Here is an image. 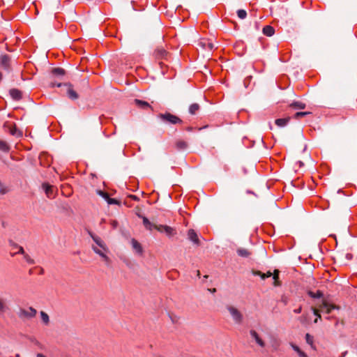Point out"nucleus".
Returning a JSON list of instances; mask_svg holds the SVG:
<instances>
[{
    "mask_svg": "<svg viewBox=\"0 0 357 357\" xmlns=\"http://www.w3.org/2000/svg\"><path fill=\"white\" fill-rule=\"evenodd\" d=\"M157 118L160 119L162 123L169 125H181L183 122V120L181 119L178 116L168 112L158 114L157 115Z\"/></svg>",
    "mask_w": 357,
    "mask_h": 357,
    "instance_id": "obj_1",
    "label": "nucleus"
},
{
    "mask_svg": "<svg viewBox=\"0 0 357 357\" xmlns=\"http://www.w3.org/2000/svg\"><path fill=\"white\" fill-rule=\"evenodd\" d=\"M227 310L236 324H240L242 323L243 319V314L236 307L233 305H227Z\"/></svg>",
    "mask_w": 357,
    "mask_h": 357,
    "instance_id": "obj_2",
    "label": "nucleus"
},
{
    "mask_svg": "<svg viewBox=\"0 0 357 357\" xmlns=\"http://www.w3.org/2000/svg\"><path fill=\"white\" fill-rule=\"evenodd\" d=\"M155 229L160 233H164L168 238H172L176 234V229L168 225H156Z\"/></svg>",
    "mask_w": 357,
    "mask_h": 357,
    "instance_id": "obj_3",
    "label": "nucleus"
},
{
    "mask_svg": "<svg viewBox=\"0 0 357 357\" xmlns=\"http://www.w3.org/2000/svg\"><path fill=\"white\" fill-rule=\"evenodd\" d=\"M37 313L36 310L32 307H29L27 309L20 308L18 312V317L21 319H31L36 316Z\"/></svg>",
    "mask_w": 357,
    "mask_h": 357,
    "instance_id": "obj_4",
    "label": "nucleus"
},
{
    "mask_svg": "<svg viewBox=\"0 0 357 357\" xmlns=\"http://www.w3.org/2000/svg\"><path fill=\"white\" fill-rule=\"evenodd\" d=\"M199 47L203 50L208 52L212 51L214 49V43L211 39L202 38L198 43Z\"/></svg>",
    "mask_w": 357,
    "mask_h": 357,
    "instance_id": "obj_5",
    "label": "nucleus"
},
{
    "mask_svg": "<svg viewBox=\"0 0 357 357\" xmlns=\"http://www.w3.org/2000/svg\"><path fill=\"white\" fill-rule=\"evenodd\" d=\"M0 67L6 71H10V57L9 55L1 54L0 56Z\"/></svg>",
    "mask_w": 357,
    "mask_h": 357,
    "instance_id": "obj_6",
    "label": "nucleus"
},
{
    "mask_svg": "<svg viewBox=\"0 0 357 357\" xmlns=\"http://www.w3.org/2000/svg\"><path fill=\"white\" fill-rule=\"evenodd\" d=\"M89 234L92 238L93 241L96 243L97 246L102 248L105 252H109L108 248L107 247L106 244L99 236L95 235L91 231H89Z\"/></svg>",
    "mask_w": 357,
    "mask_h": 357,
    "instance_id": "obj_7",
    "label": "nucleus"
},
{
    "mask_svg": "<svg viewBox=\"0 0 357 357\" xmlns=\"http://www.w3.org/2000/svg\"><path fill=\"white\" fill-rule=\"evenodd\" d=\"M92 249L96 254L102 258L106 264H109L110 263V259L107 255L108 252H105L102 248H98L96 245H92Z\"/></svg>",
    "mask_w": 357,
    "mask_h": 357,
    "instance_id": "obj_8",
    "label": "nucleus"
},
{
    "mask_svg": "<svg viewBox=\"0 0 357 357\" xmlns=\"http://www.w3.org/2000/svg\"><path fill=\"white\" fill-rule=\"evenodd\" d=\"M250 335L251 337L255 341V342L260 347H265V342L261 339L259 335L255 330H250Z\"/></svg>",
    "mask_w": 357,
    "mask_h": 357,
    "instance_id": "obj_9",
    "label": "nucleus"
},
{
    "mask_svg": "<svg viewBox=\"0 0 357 357\" xmlns=\"http://www.w3.org/2000/svg\"><path fill=\"white\" fill-rule=\"evenodd\" d=\"M188 238L190 241H191L194 244L199 245L200 244L199 239L198 238L197 234L196 231L190 229L188 231Z\"/></svg>",
    "mask_w": 357,
    "mask_h": 357,
    "instance_id": "obj_10",
    "label": "nucleus"
},
{
    "mask_svg": "<svg viewBox=\"0 0 357 357\" xmlns=\"http://www.w3.org/2000/svg\"><path fill=\"white\" fill-rule=\"evenodd\" d=\"M155 56L158 59H167L168 52L162 47H158L155 50Z\"/></svg>",
    "mask_w": 357,
    "mask_h": 357,
    "instance_id": "obj_11",
    "label": "nucleus"
},
{
    "mask_svg": "<svg viewBox=\"0 0 357 357\" xmlns=\"http://www.w3.org/2000/svg\"><path fill=\"white\" fill-rule=\"evenodd\" d=\"M67 87V96L71 100H77L79 97L77 93L73 89L71 84H64Z\"/></svg>",
    "mask_w": 357,
    "mask_h": 357,
    "instance_id": "obj_12",
    "label": "nucleus"
},
{
    "mask_svg": "<svg viewBox=\"0 0 357 357\" xmlns=\"http://www.w3.org/2000/svg\"><path fill=\"white\" fill-rule=\"evenodd\" d=\"M319 307L321 311L326 312V314H330L331 311L335 308V305L330 304L328 302L324 301L319 305Z\"/></svg>",
    "mask_w": 357,
    "mask_h": 357,
    "instance_id": "obj_13",
    "label": "nucleus"
},
{
    "mask_svg": "<svg viewBox=\"0 0 357 357\" xmlns=\"http://www.w3.org/2000/svg\"><path fill=\"white\" fill-rule=\"evenodd\" d=\"M43 188L44 189L47 197L50 199L54 197L53 186L47 183L43 184Z\"/></svg>",
    "mask_w": 357,
    "mask_h": 357,
    "instance_id": "obj_14",
    "label": "nucleus"
},
{
    "mask_svg": "<svg viewBox=\"0 0 357 357\" xmlns=\"http://www.w3.org/2000/svg\"><path fill=\"white\" fill-rule=\"evenodd\" d=\"M135 105L141 108V109H147V108H150L151 109L153 110V107L150 105V104L149 102H147L146 101H144V100H139V99H135Z\"/></svg>",
    "mask_w": 357,
    "mask_h": 357,
    "instance_id": "obj_15",
    "label": "nucleus"
},
{
    "mask_svg": "<svg viewBox=\"0 0 357 357\" xmlns=\"http://www.w3.org/2000/svg\"><path fill=\"white\" fill-rule=\"evenodd\" d=\"M131 244L132 248L135 250V252L139 255L142 254L143 250L141 244L135 238L131 240Z\"/></svg>",
    "mask_w": 357,
    "mask_h": 357,
    "instance_id": "obj_16",
    "label": "nucleus"
},
{
    "mask_svg": "<svg viewBox=\"0 0 357 357\" xmlns=\"http://www.w3.org/2000/svg\"><path fill=\"white\" fill-rule=\"evenodd\" d=\"M263 33L266 36H272L275 33V29L270 25H266L263 28Z\"/></svg>",
    "mask_w": 357,
    "mask_h": 357,
    "instance_id": "obj_17",
    "label": "nucleus"
},
{
    "mask_svg": "<svg viewBox=\"0 0 357 357\" xmlns=\"http://www.w3.org/2000/svg\"><path fill=\"white\" fill-rule=\"evenodd\" d=\"M200 109V106L198 103H192L190 105L188 112L191 115H195Z\"/></svg>",
    "mask_w": 357,
    "mask_h": 357,
    "instance_id": "obj_18",
    "label": "nucleus"
},
{
    "mask_svg": "<svg viewBox=\"0 0 357 357\" xmlns=\"http://www.w3.org/2000/svg\"><path fill=\"white\" fill-rule=\"evenodd\" d=\"M10 95L14 100H18L21 99V98H22L21 91L16 89H13L11 90H10Z\"/></svg>",
    "mask_w": 357,
    "mask_h": 357,
    "instance_id": "obj_19",
    "label": "nucleus"
},
{
    "mask_svg": "<svg viewBox=\"0 0 357 357\" xmlns=\"http://www.w3.org/2000/svg\"><path fill=\"white\" fill-rule=\"evenodd\" d=\"M290 120L289 117L283 118V119H278L275 120V123L278 127H284L287 125Z\"/></svg>",
    "mask_w": 357,
    "mask_h": 357,
    "instance_id": "obj_20",
    "label": "nucleus"
},
{
    "mask_svg": "<svg viewBox=\"0 0 357 357\" xmlns=\"http://www.w3.org/2000/svg\"><path fill=\"white\" fill-rule=\"evenodd\" d=\"M143 224L146 229L151 231L155 229V224L151 222L149 219L146 217H143Z\"/></svg>",
    "mask_w": 357,
    "mask_h": 357,
    "instance_id": "obj_21",
    "label": "nucleus"
},
{
    "mask_svg": "<svg viewBox=\"0 0 357 357\" xmlns=\"http://www.w3.org/2000/svg\"><path fill=\"white\" fill-rule=\"evenodd\" d=\"M143 224L146 229L151 231L155 229V224L151 222L149 219L146 217H143Z\"/></svg>",
    "mask_w": 357,
    "mask_h": 357,
    "instance_id": "obj_22",
    "label": "nucleus"
},
{
    "mask_svg": "<svg viewBox=\"0 0 357 357\" xmlns=\"http://www.w3.org/2000/svg\"><path fill=\"white\" fill-rule=\"evenodd\" d=\"M236 252L238 256L245 258L249 257L251 255V252L248 250L241 248H238Z\"/></svg>",
    "mask_w": 357,
    "mask_h": 357,
    "instance_id": "obj_23",
    "label": "nucleus"
},
{
    "mask_svg": "<svg viewBox=\"0 0 357 357\" xmlns=\"http://www.w3.org/2000/svg\"><path fill=\"white\" fill-rule=\"evenodd\" d=\"M9 310L6 301L0 298V315L4 314L7 310Z\"/></svg>",
    "mask_w": 357,
    "mask_h": 357,
    "instance_id": "obj_24",
    "label": "nucleus"
},
{
    "mask_svg": "<svg viewBox=\"0 0 357 357\" xmlns=\"http://www.w3.org/2000/svg\"><path fill=\"white\" fill-rule=\"evenodd\" d=\"M289 106L297 109H303L306 107L305 103L299 101L293 102L292 103L290 104Z\"/></svg>",
    "mask_w": 357,
    "mask_h": 357,
    "instance_id": "obj_25",
    "label": "nucleus"
},
{
    "mask_svg": "<svg viewBox=\"0 0 357 357\" xmlns=\"http://www.w3.org/2000/svg\"><path fill=\"white\" fill-rule=\"evenodd\" d=\"M279 271L278 270H275L273 273H272V275H273V278L274 280V282H273V284L274 286H280L281 283L279 281Z\"/></svg>",
    "mask_w": 357,
    "mask_h": 357,
    "instance_id": "obj_26",
    "label": "nucleus"
},
{
    "mask_svg": "<svg viewBox=\"0 0 357 357\" xmlns=\"http://www.w3.org/2000/svg\"><path fill=\"white\" fill-rule=\"evenodd\" d=\"M176 147L178 150H184L188 147V144L183 140H178L176 142Z\"/></svg>",
    "mask_w": 357,
    "mask_h": 357,
    "instance_id": "obj_27",
    "label": "nucleus"
},
{
    "mask_svg": "<svg viewBox=\"0 0 357 357\" xmlns=\"http://www.w3.org/2000/svg\"><path fill=\"white\" fill-rule=\"evenodd\" d=\"M52 73L55 76H63L65 75V70L61 68H55L52 69Z\"/></svg>",
    "mask_w": 357,
    "mask_h": 357,
    "instance_id": "obj_28",
    "label": "nucleus"
},
{
    "mask_svg": "<svg viewBox=\"0 0 357 357\" xmlns=\"http://www.w3.org/2000/svg\"><path fill=\"white\" fill-rule=\"evenodd\" d=\"M254 275H259L261 277V278L262 280H265L266 278L272 276V273L271 271H268L266 273H263L257 271L254 272Z\"/></svg>",
    "mask_w": 357,
    "mask_h": 357,
    "instance_id": "obj_29",
    "label": "nucleus"
},
{
    "mask_svg": "<svg viewBox=\"0 0 357 357\" xmlns=\"http://www.w3.org/2000/svg\"><path fill=\"white\" fill-rule=\"evenodd\" d=\"M9 188L0 181V195H4L9 192Z\"/></svg>",
    "mask_w": 357,
    "mask_h": 357,
    "instance_id": "obj_30",
    "label": "nucleus"
},
{
    "mask_svg": "<svg viewBox=\"0 0 357 357\" xmlns=\"http://www.w3.org/2000/svg\"><path fill=\"white\" fill-rule=\"evenodd\" d=\"M308 295L314 298H319L323 296V293L319 290L317 291L316 292L310 291L308 292Z\"/></svg>",
    "mask_w": 357,
    "mask_h": 357,
    "instance_id": "obj_31",
    "label": "nucleus"
},
{
    "mask_svg": "<svg viewBox=\"0 0 357 357\" xmlns=\"http://www.w3.org/2000/svg\"><path fill=\"white\" fill-rule=\"evenodd\" d=\"M40 317H41V320L45 324V325H47L50 322V318H49V316L48 314L43 312V311H41L40 312Z\"/></svg>",
    "mask_w": 357,
    "mask_h": 357,
    "instance_id": "obj_32",
    "label": "nucleus"
},
{
    "mask_svg": "<svg viewBox=\"0 0 357 357\" xmlns=\"http://www.w3.org/2000/svg\"><path fill=\"white\" fill-rule=\"evenodd\" d=\"M0 150L3 152H8L10 150L8 144L6 142L0 140Z\"/></svg>",
    "mask_w": 357,
    "mask_h": 357,
    "instance_id": "obj_33",
    "label": "nucleus"
},
{
    "mask_svg": "<svg viewBox=\"0 0 357 357\" xmlns=\"http://www.w3.org/2000/svg\"><path fill=\"white\" fill-rule=\"evenodd\" d=\"M312 310L313 312V314L317 317V318L314 320V323L317 324L318 322V319H321V317L319 313V310L314 307H312Z\"/></svg>",
    "mask_w": 357,
    "mask_h": 357,
    "instance_id": "obj_34",
    "label": "nucleus"
},
{
    "mask_svg": "<svg viewBox=\"0 0 357 357\" xmlns=\"http://www.w3.org/2000/svg\"><path fill=\"white\" fill-rule=\"evenodd\" d=\"M237 15L240 19L243 20L246 17L247 13L245 10L240 9V10H238V11H237Z\"/></svg>",
    "mask_w": 357,
    "mask_h": 357,
    "instance_id": "obj_35",
    "label": "nucleus"
},
{
    "mask_svg": "<svg viewBox=\"0 0 357 357\" xmlns=\"http://www.w3.org/2000/svg\"><path fill=\"white\" fill-rule=\"evenodd\" d=\"M310 112H296L295 114H294V118L296 119H298L300 118H302L307 114H310Z\"/></svg>",
    "mask_w": 357,
    "mask_h": 357,
    "instance_id": "obj_36",
    "label": "nucleus"
},
{
    "mask_svg": "<svg viewBox=\"0 0 357 357\" xmlns=\"http://www.w3.org/2000/svg\"><path fill=\"white\" fill-rule=\"evenodd\" d=\"M24 260L29 264H35V261L28 255V254H24Z\"/></svg>",
    "mask_w": 357,
    "mask_h": 357,
    "instance_id": "obj_37",
    "label": "nucleus"
},
{
    "mask_svg": "<svg viewBox=\"0 0 357 357\" xmlns=\"http://www.w3.org/2000/svg\"><path fill=\"white\" fill-rule=\"evenodd\" d=\"M108 204H119L120 202L116 199L110 198L109 196H108V198L105 200Z\"/></svg>",
    "mask_w": 357,
    "mask_h": 357,
    "instance_id": "obj_38",
    "label": "nucleus"
},
{
    "mask_svg": "<svg viewBox=\"0 0 357 357\" xmlns=\"http://www.w3.org/2000/svg\"><path fill=\"white\" fill-rule=\"evenodd\" d=\"M10 133L12 135H21V132L18 130L17 129L15 128V126H13L10 128Z\"/></svg>",
    "mask_w": 357,
    "mask_h": 357,
    "instance_id": "obj_39",
    "label": "nucleus"
},
{
    "mask_svg": "<svg viewBox=\"0 0 357 357\" xmlns=\"http://www.w3.org/2000/svg\"><path fill=\"white\" fill-rule=\"evenodd\" d=\"M305 340H306V342L307 344H309L310 345L313 344V337L311 336L309 333H307L305 335Z\"/></svg>",
    "mask_w": 357,
    "mask_h": 357,
    "instance_id": "obj_40",
    "label": "nucleus"
},
{
    "mask_svg": "<svg viewBox=\"0 0 357 357\" xmlns=\"http://www.w3.org/2000/svg\"><path fill=\"white\" fill-rule=\"evenodd\" d=\"M97 194L99 195L100 197H102L105 200L107 199V198H108V193L106 192H104L102 190H97Z\"/></svg>",
    "mask_w": 357,
    "mask_h": 357,
    "instance_id": "obj_41",
    "label": "nucleus"
},
{
    "mask_svg": "<svg viewBox=\"0 0 357 357\" xmlns=\"http://www.w3.org/2000/svg\"><path fill=\"white\" fill-rule=\"evenodd\" d=\"M299 321L303 324H306L307 321V314H303L301 317H299Z\"/></svg>",
    "mask_w": 357,
    "mask_h": 357,
    "instance_id": "obj_42",
    "label": "nucleus"
},
{
    "mask_svg": "<svg viewBox=\"0 0 357 357\" xmlns=\"http://www.w3.org/2000/svg\"><path fill=\"white\" fill-rule=\"evenodd\" d=\"M291 347H292V349L296 352L298 353L299 351H301V349L296 344L291 343Z\"/></svg>",
    "mask_w": 357,
    "mask_h": 357,
    "instance_id": "obj_43",
    "label": "nucleus"
},
{
    "mask_svg": "<svg viewBox=\"0 0 357 357\" xmlns=\"http://www.w3.org/2000/svg\"><path fill=\"white\" fill-rule=\"evenodd\" d=\"M297 354L299 357H308L307 355L304 351H303L301 349Z\"/></svg>",
    "mask_w": 357,
    "mask_h": 357,
    "instance_id": "obj_44",
    "label": "nucleus"
},
{
    "mask_svg": "<svg viewBox=\"0 0 357 357\" xmlns=\"http://www.w3.org/2000/svg\"><path fill=\"white\" fill-rule=\"evenodd\" d=\"M302 312V306L300 305L298 308L294 310V312L296 314H300Z\"/></svg>",
    "mask_w": 357,
    "mask_h": 357,
    "instance_id": "obj_45",
    "label": "nucleus"
},
{
    "mask_svg": "<svg viewBox=\"0 0 357 357\" xmlns=\"http://www.w3.org/2000/svg\"><path fill=\"white\" fill-rule=\"evenodd\" d=\"M17 254H22V255H23V256L24 255V254H26L24 250V248L22 247H21V246L19 247V250L17 252Z\"/></svg>",
    "mask_w": 357,
    "mask_h": 357,
    "instance_id": "obj_46",
    "label": "nucleus"
},
{
    "mask_svg": "<svg viewBox=\"0 0 357 357\" xmlns=\"http://www.w3.org/2000/svg\"><path fill=\"white\" fill-rule=\"evenodd\" d=\"M128 197L134 201H139V199L136 195H130Z\"/></svg>",
    "mask_w": 357,
    "mask_h": 357,
    "instance_id": "obj_47",
    "label": "nucleus"
},
{
    "mask_svg": "<svg viewBox=\"0 0 357 357\" xmlns=\"http://www.w3.org/2000/svg\"><path fill=\"white\" fill-rule=\"evenodd\" d=\"M346 258L348 259H351L352 258V255L350 254V253H347L346 255Z\"/></svg>",
    "mask_w": 357,
    "mask_h": 357,
    "instance_id": "obj_48",
    "label": "nucleus"
},
{
    "mask_svg": "<svg viewBox=\"0 0 357 357\" xmlns=\"http://www.w3.org/2000/svg\"><path fill=\"white\" fill-rule=\"evenodd\" d=\"M52 86H58V87H60L61 86V83H59V84H54V83H52Z\"/></svg>",
    "mask_w": 357,
    "mask_h": 357,
    "instance_id": "obj_49",
    "label": "nucleus"
},
{
    "mask_svg": "<svg viewBox=\"0 0 357 357\" xmlns=\"http://www.w3.org/2000/svg\"><path fill=\"white\" fill-rule=\"evenodd\" d=\"M36 357H47V356H45V355H43L42 354H37Z\"/></svg>",
    "mask_w": 357,
    "mask_h": 357,
    "instance_id": "obj_50",
    "label": "nucleus"
},
{
    "mask_svg": "<svg viewBox=\"0 0 357 357\" xmlns=\"http://www.w3.org/2000/svg\"><path fill=\"white\" fill-rule=\"evenodd\" d=\"M347 351H344V352H343V353L341 354V356H340V357H344V356L347 355Z\"/></svg>",
    "mask_w": 357,
    "mask_h": 357,
    "instance_id": "obj_51",
    "label": "nucleus"
},
{
    "mask_svg": "<svg viewBox=\"0 0 357 357\" xmlns=\"http://www.w3.org/2000/svg\"><path fill=\"white\" fill-rule=\"evenodd\" d=\"M2 78H3V75L2 73L0 72V82H1L2 80Z\"/></svg>",
    "mask_w": 357,
    "mask_h": 357,
    "instance_id": "obj_52",
    "label": "nucleus"
},
{
    "mask_svg": "<svg viewBox=\"0 0 357 357\" xmlns=\"http://www.w3.org/2000/svg\"><path fill=\"white\" fill-rule=\"evenodd\" d=\"M282 301L284 302V303L285 305H287V300H286V299L282 298Z\"/></svg>",
    "mask_w": 357,
    "mask_h": 357,
    "instance_id": "obj_53",
    "label": "nucleus"
},
{
    "mask_svg": "<svg viewBox=\"0 0 357 357\" xmlns=\"http://www.w3.org/2000/svg\"><path fill=\"white\" fill-rule=\"evenodd\" d=\"M113 225H114V227H116V222H114L113 223Z\"/></svg>",
    "mask_w": 357,
    "mask_h": 357,
    "instance_id": "obj_54",
    "label": "nucleus"
},
{
    "mask_svg": "<svg viewBox=\"0 0 357 357\" xmlns=\"http://www.w3.org/2000/svg\"><path fill=\"white\" fill-rule=\"evenodd\" d=\"M299 163L301 166L303 165L302 162H299Z\"/></svg>",
    "mask_w": 357,
    "mask_h": 357,
    "instance_id": "obj_55",
    "label": "nucleus"
},
{
    "mask_svg": "<svg viewBox=\"0 0 357 357\" xmlns=\"http://www.w3.org/2000/svg\"><path fill=\"white\" fill-rule=\"evenodd\" d=\"M215 291H216V290H215V289H213L212 290V292H215Z\"/></svg>",
    "mask_w": 357,
    "mask_h": 357,
    "instance_id": "obj_56",
    "label": "nucleus"
}]
</instances>
